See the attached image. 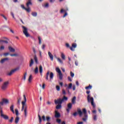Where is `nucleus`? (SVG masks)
Segmentation results:
<instances>
[{
    "label": "nucleus",
    "instance_id": "nucleus-24",
    "mask_svg": "<svg viewBox=\"0 0 124 124\" xmlns=\"http://www.w3.org/2000/svg\"><path fill=\"white\" fill-rule=\"evenodd\" d=\"M32 4V3H31V1H28L26 3V6L27 7H30V5H31Z\"/></svg>",
    "mask_w": 124,
    "mask_h": 124
},
{
    "label": "nucleus",
    "instance_id": "nucleus-15",
    "mask_svg": "<svg viewBox=\"0 0 124 124\" xmlns=\"http://www.w3.org/2000/svg\"><path fill=\"white\" fill-rule=\"evenodd\" d=\"M9 60V59H8V58H4L2 60H1L0 62V63H3V62H6V61H8Z\"/></svg>",
    "mask_w": 124,
    "mask_h": 124
},
{
    "label": "nucleus",
    "instance_id": "nucleus-59",
    "mask_svg": "<svg viewBox=\"0 0 124 124\" xmlns=\"http://www.w3.org/2000/svg\"><path fill=\"white\" fill-rule=\"evenodd\" d=\"M8 55H9V53H4V56H5V57H6V56H8Z\"/></svg>",
    "mask_w": 124,
    "mask_h": 124
},
{
    "label": "nucleus",
    "instance_id": "nucleus-21",
    "mask_svg": "<svg viewBox=\"0 0 124 124\" xmlns=\"http://www.w3.org/2000/svg\"><path fill=\"white\" fill-rule=\"evenodd\" d=\"M2 100L5 104H8V103H9V100H8V99H3Z\"/></svg>",
    "mask_w": 124,
    "mask_h": 124
},
{
    "label": "nucleus",
    "instance_id": "nucleus-48",
    "mask_svg": "<svg viewBox=\"0 0 124 124\" xmlns=\"http://www.w3.org/2000/svg\"><path fill=\"white\" fill-rule=\"evenodd\" d=\"M70 75L71 77H72V78H73L74 77V73L72 72H70Z\"/></svg>",
    "mask_w": 124,
    "mask_h": 124
},
{
    "label": "nucleus",
    "instance_id": "nucleus-56",
    "mask_svg": "<svg viewBox=\"0 0 124 124\" xmlns=\"http://www.w3.org/2000/svg\"><path fill=\"white\" fill-rule=\"evenodd\" d=\"M65 46H66V47H67V48H69V47H70V46H69V44H68V43H66L65 44Z\"/></svg>",
    "mask_w": 124,
    "mask_h": 124
},
{
    "label": "nucleus",
    "instance_id": "nucleus-22",
    "mask_svg": "<svg viewBox=\"0 0 124 124\" xmlns=\"http://www.w3.org/2000/svg\"><path fill=\"white\" fill-rule=\"evenodd\" d=\"M49 78L50 80H53V78H54V73H53V72L50 73Z\"/></svg>",
    "mask_w": 124,
    "mask_h": 124
},
{
    "label": "nucleus",
    "instance_id": "nucleus-43",
    "mask_svg": "<svg viewBox=\"0 0 124 124\" xmlns=\"http://www.w3.org/2000/svg\"><path fill=\"white\" fill-rule=\"evenodd\" d=\"M56 122L58 124H61L62 123V120L58 119L56 120Z\"/></svg>",
    "mask_w": 124,
    "mask_h": 124
},
{
    "label": "nucleus",
    "instance_id": "nucleus-54",
    "mask_svg": "<svg viewBox=\"0 0 124 124\" xmlns=\"http://www.w3.org/2000/svg\"><path fill=\"white\" fill-rule=\"evenodd\" d=\"M68 81H69L70 82H72V79H71V78H70V77H68Z\"/></svg>",
    "mask_w": 124,
    "mask_h": 124
},
{
    "label": "nucleus",
    "instance_id": "nucleus-51",
    "mask_svg": "<svg viewBox=\"0 0 124 124\" xmlns=\"http://www.w3.org/2000/svg\"><path fill=\"white\" fill-rule=\"evenodd\" d=\"M27 76V72H26L24 75V77H23V79L25 80H26V77Z\"/></svg>",
    "mask_w": 124,
    "mask_h": 124
},
{
    "label": "nucleus",
    "instance_id": "nucleus-52",
    "mask_svg": "<svg viewBox=\"0 0 124 124\" xmlns=\"http://www.w3.org/2000/svg\"><path fill=\"white\" fill-rule=\"evenodd\" d=\"M45 7H46V8H47V7H49V3H46L45 5Z\"/></svg>",
    "mask_w": 124,
    "mask_h": 124
},
{
    "label": "nucleus",
    "instance_id": "nucleus-10",
    "mask_svg": "<svg viewBox=\"0 0 124 124\" xmlns=\"http://www.w3.org/2000/svg\"><path fill=\"white\" fill-rule=\"evenodd\" d=\"M72 108V103H69L67 105V108L66 109V111L67 113H69V111H70L71 109Z\"/></svg>",
    "mask_w": 124,
    "mask_h": 124
},
{
    "label": "nucleus",
    "instance_id": "nucleus-58",
    "mask_svg": "<svg viewBox=\"0 0 124 124\" xmlns=\"http://www.w3.org/2000/svg\"><path fill=\"white\" fill-rule=\"evenodd\" d=\"M21 7L23 9H26V7H25V6L24 5H21Z\"/></svg>",
    "mask_w": 124,
    "mask_h": 124
},
{
    "label": "nucleus",
    "instance_id": "nucleus-2",
    "mask_svg": "<svg viewBox=\"0 0 124 124\" xmlns=\"http://www.w3.org/2000/svg\"><path fill=\"white\" fill-rule=\"evenodd\" d=\"M67 97L64 96L62 99L59 98V99H57V100H54V102L55 104L62 105V103L64 102V101H67Z\"/></svg>",
    "mask_w": 124,
    "mask_h": 124
},
{
    "label": "nucleus",
    "instance_id": "nucleus-29",
    "mask_svg": "<svg viewBox=\"0 0 124 124\" xmlns=\"http://www.w3.org/2000/svg\"><path fill=\"white\" fill-rule=\"evenodd\" d=\"M34 60L36 63H38V60L37 59V57H36V55L34 56Z\"/></svg>",
    "mask_w": 124,
    "mask_h": 124
},
{
    "label": "nucleus",
    "instance_id": "nucleus-20",
    "mask_svg": "<svg viewBox=\"0 0 124 124\" xmlns=\"http://www.w3.org/2000/svg\"><path fill=\"white\" fill-rule=\"evenodd\" d=\"M19 121H20V118L18 117V116H17L15 119V124H18V123H19Z\"/></svg>",
    "mask_w": 124,
    "mask_h": 124
},
{
    "label": "nucleus",
    "instance_id": "nucleus-25",
    "mask_svg": "<svg viewBox=\"0 0 124 124\" xmlns=\"http://www.w3.org/2000/svg\"><path fill=\"white\" fill-rule=\"evenodd\" d=\"M32 64H33V60L32 59H31L30 62L29 66L30 67H31V66H32Z\"/></svg>",
    "mask_w": 124,
    "mask_h": 124
},
{
    "label": "nucleus",
    "instance_id": "nucleus-61",
    "mask_svg": "<svg viewBox=\"0 0 124 124\" xmlns=\"http://www.w3.org/2000/svg\"><path fill=\"white\" fill-rule=\"evenodd\" d=\"M42 49H43V50H44V49H45V45H42Z\"/></svg>",
    "mask_w": 124,
    "mask_h": 124
},
{
    "label": "nucleus",
    "instance_id": "nucleus-49",
    "mask_svg": "<svg viewBox=\"0 0 124 124\" xmlns=\"http://www.w3.org/2000/svg\"><path fill=\"white\" fill-rule=\"evenodd\" d=\"M62 93L64 94V95H65V94H66V92H65V90L64 89L62 90Z\"/></svg>",
    "mask_w": 124,
    "mask_h": 124
},
{
    "label": "nucleus",
    "instance_id": "nucleus-50",
    "mask_svg": "<svg viewBox=\"0 0 124 124\" xmlns=\"http://www.w3.org/2000/svg\"><path fill=\"white\" fill-rule=\"evenodd\" d=\"M82 111L84 114H87V110L86 109V108H83L82 109Z\"/></svg>",
    "mask_w": 124,
    "mask_h": 124
},
{
    "label": "nucleus",
    "instance_id": "nucleus-62",
    "mask_svg": "<svg viewBox=\"0 0 124 124\" xmlns=\"http://www.w3.org/2000/svg\"><path fill=\"white\" fill-rule=\"evenodd\" d=\"M33 52L34 54H35L36 53V51H35V48L34 47L33 48Z\"/></svg>",
    "mask_w": 124,
    "mask_h": 124
},
{
    "label": "nucleus",
    "instance_id": "nucleus-11",
    "mask_svg": "<svg viewBox=\"0 0 124 124\" xmlns=\"http://www.w3.org/2000/svg\"><path fill=\"white\" fill-rule=\"evenodd\" d=\"M71 89H72V83H70L68 87L66 88V90L68 92V93L69 94H70V92H69V90Z\"/></svg>",
    "mask_w": 124,
    "mask_h": 124
},
{
    "label": "nucleus",
    "instance_id": "nucleus-60",
    "mask_svg": "<svg viewBox=\"0 0 124 124\" xmlns=\"http://www.w3.org/2000/svg\"><path fill=\"white\" fill-rule=\"evenodd\" d=\"M66 16H67V13H65L64 15H63V18L66 17Z\"/></svg>",
    "mask_w": 124,
    "mask_h": 124
},
{
    "label": "nucleus",
    "instance_id": "nucleus-17",
    "mask_svg": "<svg viewBox=\"0 0 124 124\" xmlns=\"http://www.w3.org/2000/svg\"><path fill=\"white\" fill-rule=\"evenodd\" d=\"M10 109L11 112H12L13 113V114H14V113H15L14 112V105H12L11 106Z\"/></svg>",
    "mask_w": 124,
    "mask_h": 124
},
{
    "label": "nucleus",
    "instance_id": "nucleus-8",
    "mask_svg": "<svg viewBox=\"0 0 124 124\" xmlns=\"http://www.w3.org/2000/svg\"><path fill=\"white\" fill-rule=\"evenodd\" d=\"M9 84V82L6 81L3 83L1 86V89L3 91H5L6 89H7V87H8V84Z\"/></svg>",
    "mask_w": 124,
    "mask_h": 124
},
{
    "label": "nucleus",
    "instance_id": "nucleus-31",
    "mask_svg": "<svg viewBox=\"0 0 124 124\" xmlns=\"http://www.w3.org/2000/svg\"><path fill=\"white\" fill-rule=\"evenodd\" d=\"M24 10H26V11H27V12L30 13L31 12V8H30V7L25 8V9H24Z\"/></svg>",
    "mask_w": 124,
    "mask_h": 124
},
{
    "label": "nucleus",
    "instance_id": "nucleus-63",
    "mask_svg": "<svg viewBox=\"0 0 124 124\" xmlns=\"http://www.w3.org/2000/svg\"><path fill=\"white\" fill-rule=\"evenodd\" d=\"M82 120L83 122H86V121H87V118H82Z\"/></svg>",
    "mask_w": 124,
    "mask_h": 124
},
{
    "label": "nucleus",
    "instance_id": "nucleus-13",
    "mask_svg": "<svg viewBox=\"0 0 124 124\" xmlns=\"http://www.w3.org/2000/svg\"><path fill=\"white\" fill-rule=\"evenodd\" d=\"M77 47V44L74 43L72 45V46L70 47V49L71 51H74V49L73 48H75Z\"/></svg>",
    "mask_w": 124,
    "mask_h": 124
},
{
    "label": "nucleus",
    "instance_id": "nucleus-9",
    "mask_svg": "<svg viewBox=\"0 0 124 124\" xmlns=\"http://www.w3.org/2000/svg\"><path fill=\"white\" fill-rule=\"evenodd\" d=\"M56 70L58 73L60 80H62V71H61V69H60L59 68H57L56 69Z\"/></svg>",
    "mask_w": 124,
    "mask_h": 124
},
{
    "label": "nucleus",
    "instance_id": "nucleus-19",
    "mask_svg": "<svg viewBox=\"0 0 124 124\" xmlns=\"http://www.w3.org/2000/svg\"><path fill=\"white\" fill-rule=\"evenodd\" d=\"M49 74H50V72L49 71H47V72L46 73V79L48 81V80H49Z\"/></svg>",
    "mask_w": 124,
    "mask_h": 124
},
{
    "label": "nucleus",
    "instance_id": "nucleus-18",
    "mask_svg": "<svg viewBox=\"0 0 124 124\" xmlns=\"http://www.w3.org/2000/svg\"><path fill=\"white\" fill-rule=\"evenodd\" d=\"M8 48L10 52H12L13 53H14V52H15V49L13 48L12 47L9 46Z\"/></svg>",
    "mask_w": 124,
    "mask_h": 124
},
{
    "label": "nucleus",
    "instance_id": "nucleus-5",
    "mask_svg": "<svg viewBox=\"0 0 124 124\" xmlns=\"http://www.w3.org/2000/svg\"><path fill=\"white\" fill-rule=\"evenodd\" d=\"M19 69H20V68H19V67H17L13 70H12L10 72H9L7 74V75L8 76H11V75H12V74H13V73H15V72H16V71H18V70H19Z\"/></svg>",
    "mask_w": 124,
    "mask_h": 124
},
{
    "label": "nucleus",
    "instance_id": "nucleus-16",
    "mask_svg": "<svg viewBox=\"0 0 124 124\" xmlns=\"http://www.w3.org/2000/svg\"><path fill=\"white\" fill-rule=\"evenodd\" d=\"M76 103V96H74L72 99V104H75Z\"/></svg>",
    "mask_w": 124,
    "mask_h": 124
},
{
    "label": "nucleus",
    "instance_id": "nucleus-33",
    "mask_svg": "<svg viewBox=\"0 0 124 124\" xmlns=\"http://www.w3.org/2000/svg\"><path fill=\"white\" fill-rule=\"evenodd\" d=\"M34 72L35 74H37L38 73V67L36 66L35 70Z\"/></svg>",
    "mask_w": 124,
    "mask_h": 124
},
{
    "label": "nucleus",
    "instance_id": "nucleus-3",
    "mask_svg": "<svg viewBox=\"0 0 124 124\" xmlns=\"http://www.w3.org/2000/svg\"><path fill=\"white\" fill-rule=\"evenodd\" d=\"M90 93L91 91H87L86 92V93L88 94L87 96V100L88 102L91 103V105L93 106V108H94L95 107V105H94V103H93V97H91V95H90Z\"/></svg>",
    "mask_w": 124,
    "mask_h": 124
},
{
    "label": "nucleus",
    "instance_id": "nucleus-23",
    "mask_svg": "<svg viewBox=\"0 0 124 124\" xmlns=\"http://www.w3.org/2000/svg\"><path fill=\"white\" fill-rule=\"evenodd\" d=\"M39 72L40 74H42V72H43V68L42 67V66L40 65L39 66Z\"/></svg>",
    "mask_w": 124,
    "mask_h": 124
},
{
    "label": "nucleus",
    "instance_id": "nucleus-14",
    "mask_svg": "<svg viewBox=\"0 0 124 124\" xmlns=\"http://www.w3.org/2000/svg\"><path fill=\"white\" fill-rule=\"evenodd\" d=\"M48 56H49L51 61H53L54 60V56L52 55V53H51L50 52V51H49L48 52Z\"/></svg>",
    "mask_w": 124,
    "mask_h": 124
},
{
    "label": "nucleus",
    "instance_id": "nucleus-46",
    "mask_svg": "<svg viewBox=\"0 0 124 124\" xmlns=\"http://www.w3.org/2000/svg\"><path fill=\"white\" fill-rule=\"evenodd\" d=\"M0 51H2V50H4V46H1L0 47Z\"/></svg>",
    "mask_w": 124,
    "mask_h": 124
},
{
    "label": "nucleus",
    "instance_id": "nucleus-35",
    "mask_svg": "<svg viewBox=\"0 0 124 124\" xmlns=\"http://www.w3.org/2000/svg\"><path fill=\"white\" fill-rule=\"evenodd\" d=\"M57 61L60 62V63H61L62 64L63 63V62H62V60L61 59H60L59 58H57Z\"/></svg>",
    "mask_w": 124,
    "mask_h": 124
},
{
    "label": "nucleus",
    "instance_id": "nucleus-44",
    "mask_svg": "<svg viewBox=\"0 0 124 124\" xmlns=\"http://www.w3.org/2000/svg\"><path fill=\"white\" fill-rule=\"evenodd\" d=\"M46 120L47 122H49L50 121V120H51V118L49 116H46Z\"/></svg>",
    "mask_w": 124,
    "mask_h": 124
},
{
    "label": "nucleus",
    "instance_id": "nucleus-34",
    "mask_svg": "<svg viewBox=\"0 0 124 124\" xmlns=\"http://www.w3.org/2000/svg\"><path fill=\"white\" fill-rule=\"evenodd\" d=\"M31 15L33 16V17H36L37 16V13L36 12H32L31 13Z\"/></svg>",
    "mask_w": 124,
    "mask_h": 124
},
{
    "label": "nucleus",
    "instance_id": "nucleus-7",
    "mask_svg": "<svg viewBox=\"0 0 124 124\" xmlns=\"http://www.w3.org/2000/svg\"><path fill=\"white\" fill-rule=\"evenodd\" d=\"M78 115L79 116H82V115L83 114V112H82V110H81V109L80 108H78V112H75L73 114V115L74 116V117H77V115Z\"/></svg>",
    "mask_w": 124,
    "mask_h": 124
},
{
    "label": "nucleus",
    "instance_id": "nucleus-37",
    "mask_svg": "<svg viewBox=\"0 0 124 124\" xmlns=\"http://www.w3.org/2000/svg\"><path fill=\"white\" fill-rule=\"evenodd\" d=\"M93 120L94 121H96L97 120V116H96V115H93Z\"/></svg>",
    "mask_w": 124,
    "mask_h": 124
},
{
    "label": "nucleus",
    "instance_id": "nucleus-55",
    "mask_svg": "<svg viewBox=\"0 0 124 124\" xmlns=\"http://www.w3.org/2000/svg\"><path fill=\"white\" fill-rule=\"evenodd\" d=\"M3 104H4V102H3V100H2V101L0 102V106H2Z\"/></svg>",
    "mask_w": 124,
    "mask_h": 124
},
{
    "label": "nucleus",
    "instance_id": "nucleus-1",
    "mask_svg": "<svg viewBox=\"0 0 124 124\" xmlns=\"http://www.w3.org/2000/svg\"><path fill=\"white\" fill-rule=\"evenodd\" d=\"M23 99L24 101L22 102L21 104L22 105L21 108V111H24V115L25 117H27V104H26L27 102V98L26 97V95H23Z\"/></svg>",
    "mask_w": 124,
    "mask_h": 124
},
{
    "label": "nucleus",
    "instance_id": "nucleus-12",
    "mask_svg": "<svg viewBox=\"0 0 124 124\" xmlns=\"http://www.w3.org/2000/svg\"><path fill=\"white\" fill-rule=\"evenodd\" d=\"M55 117L56 118V119H59V118L61 117V113L58 112V111L55 110Z\"/></svg>",
    "mask_w": 124,
    "mask_h": 124
},
{
    "label": "nucleus",
    "instance_id": "nucleus-28",
    "mask_svg": "<svg viewBox=\"0 0 124 124\" xmlns=\"http://www.w3.org/2000/svg\"><path fill=\"white\" fill-rule=\"evenodd\" d=\"M61 58L62 60H65V55H64V54H63V53H61Z\"/></svg>",
    "mask_w": 124,
    "mask_h": 124
},
{
    "label": "nucleus",
    "instance_id": "nucleus-42",
    "mask_svg": "<svg viewBox=\"0 0 124 124\" xmlns=\"http://www.w3.org/2000/svg\"><path fill=\"white\" fill-rule=\"evenodd\" d=\"M15 111L16 112V116H18V115H19V111H18V110L17 109H15Z\"/></svg>",
    "mask_w": 124,
    "mask_h": 124
},
{
    "label": "nucleus",
    "instance_id": "nucleus-57",
    "mask_svg": "<svg viewBox=\"0 0 124 124\" xmlns=\"http://www.w3.org/2000/svg\"><path fill=\"white\" fill-rule=\"evenodd\" d=\"M42 119H43V121H44V122H45V121H46V119H45V116H42Z\"/></svg>",
    "mask_w": 124,
    "mask_h": 124
},
{
    "label": "nucleus",
    "instance_id": "nucleus-38",
    "mask_svg": "<svg viewBox=\"0 0 124 124\" xmlns=\"http://www.w3.org/2000/svg\"><path fill=\"white\" fill-rule=\"evenodd\" d=\"M0 16H1L2 17H3V18H4V19L5 20V21H7V17H6V16H4L3 14H1Z\"/></svg>",
    "mask_w": 124,
    "mask_h": 124
},
{
    "label": "nucleus",
    "instance_id": "nucleus-4",
    "mask_svg": "<svg viewBox=\"0 0 124 124\" xmlns=\"http://www.w3.org/2000/svg\"><path fill=\"white\" fill-rule=\"evenodd\" d=\"M23 29V32L24 34L25 35L26 37H30V35L29 34V32H28V29L26 28V27L23 26H22Z\"/></svg>",
    "mask_w": 124,
    "mask_h": 124
},
{
    "label": "nucleus",
    "instance_id": "nucleus-26",
    "mask_svg": "<svg viewBox=\"0 0 124 124\" xmlns=\"http://www.w3.org/2000/svg\"><path fill=\"white\" fill-rule=\"evenodd\" d=\"M92 88H93V86L89 84L88 86H87L85 87L86 90H92Z\"/></svg>",
    "mask_w": 124,
    "mask_h": 124
},
{
    "label": "nucleus",
    "instance_id": "nucleus-39",
    "mask_svg": "<svg viewBox=\"0 0 124 124\" xmlns=\"http://www.w3.org/2000/svg\"><path fill=\"white\" fill-rule=\"evenodd\" d=\"M38 118H39V123L40 124H41V122H42V119H41V116H40L39 114L38 115Z\"/></svg>",
    "mask_w": 124,
    "mask_h": 124
},
{
    "label": "nucleus",
    "instance_id": "nucleus-32",
    "mask_svg": "<svg viewBox=\"0 0 124 124\" xmlns=\"http://www.w3.org/2000/svg\"><path fill=\"white\" fill-rule=\"evenodd\" d=\"M31 80H32V76L31 75L29 77L28 81L30 83H31Z\"/></svg>",
    "mask_w": 124,
    "mask_h": 124
},
{
    "label": "nucleus",
    "instance_id": "nucleus-53",
    "mask_svg": "<svg viewBox=\"0 0 124 124\" xmlns=\"http://www.w3.org/2000/svg\"><path fill=\"white\" fill-rule=\"evenodd\" d=\"M75 90H76V86H75V85H73V91H75Z\"/></svg>",
    "mask_w": 124,
    "mask_h": 124
},
{
    "label": "nucleus",
    "instance_id": "nucleus-47",
    "mask_svg": "<svg viewBox=\"0 0 124 124\" xmlns=\"http://www.w3.org/2000/svg\"><path fill=\"white\" fill-rule=\"evenodd\" d=\"M14 119V118H13V117H12L11 119L9 120V122L10 123H13Z\"/></svg>",
    "mask_w": 124,
    "mask_h": 124
},
{
    "label": "nucleus",
    "instance_id": "nucleus-45",
    "mask_svg": "<svg viewBox=\"0 0 124 124\" xmlns=\"http://www.w3.org/2000/svg\"><path fill=\"white\" fill-rule=\"evenodd\" d=\"M11 57H17L18 54H13L10 55Z\"/></svg>",
    "mask_w": 124,
    "mask_h": 124
},
{
    "label": "nucleus",
    "instance_id": "nucleus-30",
    "mask_svg": "<svg viewBox=\"0 0 124 124\" xmlns=\"http://www.w3.org/2000/svg\"><path fill=\"white\" fill-rule=\"evenodd\" d=\"M66 11H68V8H66L65 10L61 9L60 13H62L63 12H66Z\"/></svg>",
    "mask_w": 124,
    "mask_h": 124
},
{
    "label": "nucleus",
    "instance_id": "nucleus-64",
    "mask_svg": "<svg viewBox=\"0 0 124 124\" xmlns=\"http://www.w3.org/2000/svg\"><path fill=\"white\" fill-rule=\"evenodd\" d=\"M77 124H83V122H78Z\"/></svg>",
    "mask_w": 124,
    "mask_h": 124
},
{
    "label": "nucleus",
    "instance_id": "nucleus-36",
    "mask_svg": "<svg viewBox=\"0 0 124 124\" xmlns=\"http://www.w3.org/2000/svg\"><path fill=\"white\" fill-rule=\"evenodd\" d=\"M61 108H62V105H58L56 107V109H61Z\"/></svg>",
    "mask_w": 124,
    "mask_h": 124
},
{
    "label": "nucleus",
    "instance_id": "nucleus-40",
    "mask_svg": "<svg viewBox=\"0 0 124 124\" xmlns=\"http://www.w3.org/2000/svg\"><path fill=\"white\" fill-rule=\"evenodd\" d=\"M56 90L57 91H58V92H60L61 91V87H60L59 86H56Z\"/></svg>",
    "mask_w": 124,
    "mask_h": 124
},
{
    "label": "nucleus",
    "instance_id": "nucleus-41",
    "mask_svg": "<svg viewBox=\"0 0 124 124\" xmlns=\"http://www.w3.org/2000/svg\"><path fill=\"white\" fill-rule=\"evenodd\" d=\"M38 39L39 40V44H41V38L40 36H38Z\"/></svg>",
    "mask_w": 124,
    "mask_h": 124
},
{
    "label": "nucleus",
    "instance_id": "nucleus-27",
    "mask_svg": "<svg viewBox=\"0 0 124 124\" xmlns=\"http://www.w3.org/2000/svg\"><path fill=\"white\" fill-rule=\"evenodd\" d=\"M21 98L20 97H18L17 98V105H20V102L21 101Z\"/></svg>",
    "mask_w": 124,
    "mask_h": 124
},
{
    "label": "nucleus",
    "instance_id": "nucleus-6",
    "mask_svg": "<svg viewBox=\"0 0 124 124\" xmlns=\"http://www.w3.org/2000/svg\"><path fill=\"white\" fill-rule=\"evenodd\" d=\"M0 117L4 119V120H9V117H8V116L6 115H4V114H3V111H2V110H0Z\"/></svg>",
    "mask_w": 124,
    "mask_h": 124
}]
</instances>
